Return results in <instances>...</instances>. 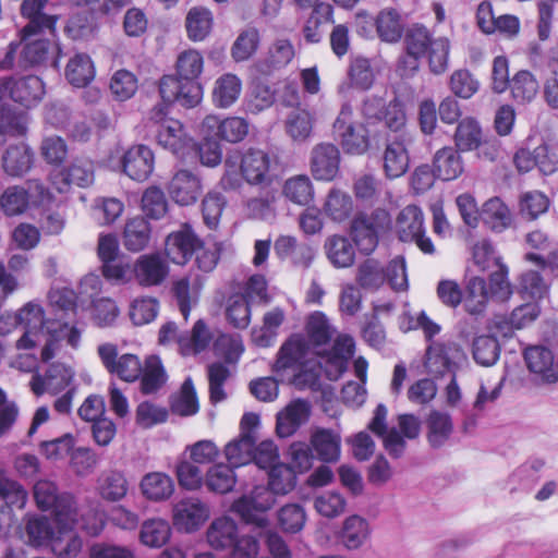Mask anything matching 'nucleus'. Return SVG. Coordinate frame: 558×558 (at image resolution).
Masks as SVG:
<instances>
[{
    "label": "nucleus",
    "instance_id": "1",
    "mask_svg": "<svg viewBox=\"0 0 558 558\" xmlns=\"http://www.w3.org/2000/svg\"><path fill=\"white\" fill-rule=\"evenodd\" d=\"M14 322L24 328L23 336L17 340L19 349H32L43 344L41 357L49 361L53 357L58 343L62 340L77 348L81 332L75 327H69V322L60 318L47 317L43 306L36 302H28L14 315Z\"/></svg>",
    "mask_w": 558,
    "mask_h": 558
},
{
    "label": "nucleus",
    "instance_id": "2",
    "mask_svg": "<svg viewBox=\"0 0 558 558\" xmlns=\"http://www.w3.org/2000/svg\"><path fill=\"white\" fill-rule=\"evenodd\" d=\"M34 498L41 510H52L57 522L63 530L77 526L92 536L98 535L104 522L96 513L89 511L77 519V507L72 495L59 494L57 485L49 480H40L34 485Z\"/></svg>",
    "mask_w": 558,
    "mask_h": 558
},
{
    "label": "nucleus",
    "instance_id": "3",
    "mask_svg": "<svg viewBox=\"0 0 558 558\" xmlns=\"http://www.w3.org/2000/svg\"><path fill=\"white\" fill-rule=\"evenodd\" d=\"M270 157L262 150L250 148L241 154L230 153L225 160V174L220 183L225 190H235L241 186V178L248 184L262 185L270 182Z\"/></svg>",
    "mask_w": 558,
    "mask_h": 558
},
{
    "label": "nucleus",
    "instance_id": "4",
    "mask_svg": "<svg viewBox=\"0 0 558 558\" xmlns=\"http://www.w3.org/2000/svg\"><path fill=\"white\" fill-rule=\"evenodd\" d=\"M407 52L416 58H427L432 73L439 75L447 71L450 41L446 37H434L423 25H412L405 33Z\"/></svg>",
    "mask_w": 558,
    "mask_h": 558
},
{
    "label": "nucleus",
    "instance_id": "5",
    "mask_svg": "<svg viewBox=\"0 0 558 558\" xmlns=\"http://www.w3.org/2000/svg\"><path fill=\"white\" fill-rule=\"evenodd\" d=\"M355 281L366 291H377L386 282L396 291H404L408 289L405 260L397 256L384 266L377 259L367 258L357 266Z\"/></svg>",
    "mask_w": 558,
    "mask_h": 558
},
{
    "label": "nucleus",
    "instance_id": "6",
    "mask_svg": "<svg viewBox=\"0 0 558 558\" xmlns=\"http://www.w3.org/2000/svg\"><path fill=\"white\" fill-rule=\"evenodd\" d=\"M391 219L385 209L359 213L351 222V234L363 254H371L377 246L379 236L390 228Z\"/></svg>",
    "mask_w": 558,
    "mask_h": 558
},
{
    "label": "nucleus",
    "instance_id": "7",
    "mask_svg": "<svg viewBox=\"0 0 558 558\" xmlns=\"http://www.w3.org/2000/svg\"><path fill=\"white\" fill-rule=\"evenodd\" d=\"M333 134L345 154L361 156L369 148L368 130L353 120V110L348 104L342 106L333 123Z\"/></svg>",
    "mask_w": 558,
    "mask_h": 558
},
{
    "label": "nucleus",
    "instance_id": "8",
    "mask_svg": "<svg viewBox=\"0 0 558 558\" xmlns=\"http://www.w3.org/2000/svg\"><path fill=\"white\" fill-rule=\"evenodd\" d=\"M275 502L274 493L268 487L258 485L234 500L231 509L246 523L264 529L269 523L266 512L272 508Z\"/></svg>",
    "mask_w": 558,
    "mask_h": 558
},
{
    "label": "nucleus",
    "instance_id": "9",
    "mask_svg": "<svg viewBox=\"0 0 558 558\" xmlns=\"http://www.w3.org/2000/svg\"><path fill=\"white\" fill-rule=\"evenodd\" d=\"M45 95L43 81L35 75H28L19 80H0V107L4 108L9 99L31 107L41 100Z\"/></svg>",
    "mask_w": 558,
    "mask_h": 558
},
{
    "label": "nucleus",
    "instance_id": "10",
    "mask_svg": "<svg viewBox=\"0 0 558 558\" xmlns=\"http://www.w3.org/2000/svg\"><path fill=\"white\" fill-rule=\"evenodd\" d=\"M396 231L402 242H414L425 254H433L435 247L429 238L425 236L424 217L420 207L409 205L398 215Z\"/></svg>",
    "mask_w": 558,
    "mask_h": 558
},
{
    "label": "nucleus",
    "instance_id": "11",
    "mask_svg": "<svg viewBox=\"0 0 558 558\" xmlns=\"http://www.w3.org/2000/svg\"><path fill=\"white\" fill-rule=\"evenodd\" d=\"M208 505L198 497H185L174 504L172 522L178 531L192 533L197 531L209 518Z\"/></svg>",
    "mask_w": 558,
    "mask_h": 558
},
{
    "label": "nucleus",
    "instance_id": "12",
    "mask_svg": "<svg viewBox=\"0 0 558 558\" xmlns=\"http://www.w3.org/2000/svg\"><path fill=\"white\" fill-rule=\"evenodd\" d=\"M410 144L411 137L405 133H400L386 140L383 153V168L388 178L396 179L408 171L410 163L408 146Z\"/></svg>",
    "mask_w": 558,
    "mask_h": 558
},
{
    "label": "nucleus",
    "instance_id": "13",
    "mask_svg": "<svg viewBox=\"0 0 558 558\" xmlns=\"http://www.w3.org/2000/svg\"><path fill=\"white\" fill-rule=\"evenodd\" d=\"M311 347L300 335L290 337L280 348L272 371L283 373L288 369L298 371L308 362Z\"/></svg>",
    "mask_w": 558,
    "mask_h": 558
},
{
    "label": "nucleus",
    "instance_id": "14",
    "mask_svg": "<svg viewBox=\"0 0 558 558\" xmlns=\"http://www.w3.org/2000/svg\"><path fill=\"white\" fill-rule=\"evenodd\" d=\"M311 172L316 180L331 181L336 178L340 166V151L330 143H320L311 151Z\"/></svg>",
    "mask_w": 558,
    "mask_h": 558
},
{
    "label": "nucleus",
    "instance_id": "15",
    "mask_svg": "<svg viewBox=\"0 0 558 558\" xmlns=\"http://www.w3.org/2000/svg\"><path fill=\"white\" fill-rule=\"evenodd\" d=\"M122 171L132 180L145 181L153 173L155 156L146 145H134L121 158Z\"/></svg>",
    "mask_w": 558,
    "mask_h": 558
},
{
    "label": "nucleus",
    "instance_id": "16",
    "mask_svg": "<svg viewBox=\"0 0 558 558\" xmlns=\"http://www.w3.org/2000/svg\"><path fill=\"white\" fill-rule=\"evenodd\" d=\"M94 181V165L89 159H75L65 170H58L51 175V183L59 193L69 191L71 184L86 187Z\"/></svg>",
    "mask_w": 558,
    "mask_h": 558
},
{
    "label": "nucleus",
    "instance_id": "17",
    "mask_svg": "<svg viewBox=\"0 0 558 558\" xmlns=\"http://www.w3.org/2000/svg\"><path fill=\"white\" fill-rule=\"evenodd\" d=\"M203 128L208 134L229 143H239L248 134L250 124L241 117H229L220 120L217 116H207Z\"/></svg>",
    "mask_w": 558,
    "mask_h": 558
},
{
    "label": "nucleus",
    "instance_id": "18",
    "mask_svg": "<svg viewBox=\"0 0 558 558\" xmlns=\"http://www.w3.org/2000/svg\"><path fill=\"white\" fill-rule=\"evenodd\" d=\"M167 262L159 254L140 256L133 265V276L142 287L159 286L168 276Z\"/></svg>",
    "mask_w": 558,
    "mask_h": 558
},
{
    "label": "nucleus",
    "instance_id": "19",
    "mask_svg": "<svg viewBox=\"0 0 558 558\" xmlns=\"http://www.w3.org/2000/svg\"><path fill=\"white\" fill-rule=\"evenodd\" d=\"M524 360L529 371L541 380L546 383L558 380V360L548 348L532 345L524 351Z\"/></svg>",
    "mask_w": 558,
    "mask_h": 558
},
{
    "label": "nucleus",
    "instance_id": "20",
    "mask_svg": "<svg viewBox=\"0 0 558 558\" xmlns=\"http://www.w3.org/2000/svg\"><path fill=\"white\" fill-rule=\"evenodd\" d=\"M311 415V405L306 400L295 399L277 414L276 430L279 437L292 436Z\"/></svg>",
    "mask_w": 558,
    "mask_h": 558
},
{
    "label": "nucleus",
    "instance_id": "21",
    "mask_svg": "<svg viewBox=\"0 0 558 558\" xmlns=\"http://www.w3.org/2000/svg\"><path fill=\"white\" fill-rule=\"evenodd\" d=\"M48 0H23L21 13L28 20L27 25L22 29L23 40L43 31L53 32L56 16L43 12Z\"/></svg>",
    "mask_w": 558,
    "mask_h": 558
},
{
    "label": "nucleus",
    "instance_id": "22",
    "mask_svg": "<svg viewBox=\"0 0 558 558\" xmlns=\"http://www.w3.org/2000/svg\"><path fill=\"white\" fill-rule=\"evenodd\" d=\"M199 240L187 226L172 232L166 240V254L173 263L183 265L197 250Z\"/></svg>",
    "mask_w": 558,
    "mask_h": 558
},
{
    "label": "nucleus",
    "instance_id": "23",
    "mask_svg": "<svg viewBox=\"0 0 558 558\" xmlns=\"http://www.w3.org/2000/svg\"><path fill=\"white\" fill-rule=\"evenodd\" d=\"M73 379V372L63 364H52L44 377L33 376L31 388L37 396L44 392L57 395L64 390Z\"/></svg>",
    "mask_w": 558,
    "mask_h": 558
},
{
    "label": "nucleus",
    "instance_id": "24",
    "mask_svg": "<svg viewBox=\"0 0 558 558\" xmlns=\"http://www.w3.org/2000/svg\"><path fill=\"white\" fill-rule=\"evenodd\" d=\"M201 192L199 179L189 170L178 171L169 184L170 196L175 203L183 206L194 204Z\"/></svg>",
    "mask_w": 558,
    "mask_h": 558
},
{
    "label": "nucleus",
    "instance_id": "25",
    "mask_svg": "<svg viewBox=\"0 0 558 558\" xmlns=\"http://www.w3.org/2000/svg\"><path fill=\"white\" fill-rule=\"evenodd\" d=\"M369 536L368 522L356 514L348 517L338 533L339 543L348 550L362 548L368 542Z\"/></svg>",
    "mask_w": 558,
    "mask_h": 558
},
{
    "label": "nucleus",
    "instance_id": "26",
    "mask_svg": "<svg viewBox=\"0 0 558 558\" xmlns=\"http://www.w3.org/2000/svg\"><path fill=\"white\" fill-rule=\"evenodd\" d=\"M460 353V348L453 342H434L426 351L425 367L430 374L442 375L451 369L453 360Z\"/></svg>",
    "mask_w": 558,
    "mask_h": 558
},
{
    "label": "nucleus",
    "instance_id": "27",
    "mask_svg": "<svg viewBox=\"0 0 558 558\" xmlns=\"http://www.w3.org/2000/svg\"><path fill=\"white\" fill-rule=\"evenodd\" d=\"M158 144L171 150L175 155L183 154L184 149L192 146V138L185 133L180 121L167 119L157 131Z\"/></svg>",
    "mask_w": 558,
    "mask_h": 558
},
{
    "label": "nucleus",
    "instance_id": "28",
    "mask_svg": "<svg viewBox=\"0 0 558 558\" xmlns=\"http://www.w3.org/2000/svg\"><path fill=\"white\" fill-rule=\"evenodd\" d=\"M354 340L348 335L336 338L332 351L326 357L325 371L330 379H337L345 369L348 360L353 355Z\"/></svg>",
    "mask_w": 558,
    "mask_h": 558
},
{
    "label": "nucleus",
    "instance_id": "29",
    "mask_svg": "<svg viewBox=\"0 0 558 558\" xmlns=\"http://www.w3.org/2000/svg\"><path fill=\"white\" fill-rule=\"evenodd\" d=\"M207 542L215 549L231 548L239 538L238 524L230 517L215 519L206 532Z\"/></svg>",
    "mask_w": 558,
    "mask_h": 558
},
{
    "label": "nucleus",
    "instance_id": "30",
    "mask_svg": "<svg viewBox=\"0 0 558 558\" xmlns=\"http://www.w3.org/2000/svg\"><path fill=\"white\" fill-rule=\"evenodd\" d=\"M311 445L324 462H337L340 458L341 437L331 429H316L311 436Z\"/></svg>",
    "mask_w": 558,
    "mask_h": 558
},
{
    "label": "nucleus",
    "instance_id": "31",
    "mask_svg": "<svg viewBox=\"0 0 558 558\" xmlns=\"http://www.w3.org/2000/svg\"><path fill=\"white\" fill-rule=\"evenodd\" d=\"M97 490L102 499L114 502L126 496L129 483L123 472L107 470L98 477Z\"/></svg>",
    "mask_w": 558,
    "mask_h": 558
},
{
    "label": "nucleus",
    "instance_id": "32",
    "mask_svg": "<svg viewBox=\"0 0 558 558\" xmlns=\"http://www.w3.org/2000/svg\"><path fill=\"white\" fill-rule=\"evenodd\" d=\"M140 488L144 497L153 501H163L174 492L172 478L162 472H150L143 476Z\"/></svg>",
    "mask_w": 558,
    "mask_h": 558
},
{
    "label": "nucleus",
    "instance_id": "33",
    "mask_svg": "<svg viewBox=\"0 0 558 558\" xmlns=\"http://www.w3.org/2000/svg\"><path fill=\"white\" fill-rule=\"evenodd\" d=\"M434 172L444 181L457 179L463 172V161L453 147H444L434 156Z\"/></svg>",
    "mask_w": 558,
    "mask_h": 558
},
{
    "label": "nucleus",
    "instance_id": "34",
    "mask_svg": "<svg viewBox=\"0 0 558 558\" xmlns=\"http://www.w3.org/2000/svg\"><path fill=\"white\" fill-rule=\"evenodd\" d=\"M241 92V80L231 73L223 74L215 82L213 102L218 108H229L238 100Z\"/></svg>",
    "mask_w": 558,
    "mask_h": 558
},
{
    "label": "nucleus",
    "instance_id": "35",
    "mask_svg": "<svg viewBox=\"0 0 558 558\" xmlns=\"http://www.w3.org/2000/svg\"><path fill=\"white\" fill-rule=\"evenodd\" d=\"M326 255L336 268H348L354 264L355 250L343 235H331L325 242Z\"/></svg>",
    "mask_w": 558,
    "mask_h": 558
},
{
    "label": "nucleus",
    "instance_id": "36",
    "mask_svg": "<svg viewBox=\"0 0 558 558\" xmlns=\"http://www.w3.org/2000/svg\"><path fill=\"white\" fill-rule=\"evenodd\" d=\"M255 441V436L246 432L229 441L223 450L229 464L233 468H239L250 463L253 459Z\"/></svg>",
    "mask_w": 558,
    "mask_h": 558
},
{
    "label": "nucleus",
    "instance_id": "37",
    "mask_svg": "<svg viewBox=\"0 0 558 558\" xmlns=\"http://www.w3.org/2000/svg\"><path fill=\"white\" fill-rule=\"evenodd\" d=\"M375 29L381 41L398 43L403 34L401 16L395 9H384L375 17Z\"/></svg>",
    "mask_w": 558,
    "mask_h": 558
},
{
    "label": "nucleus",
    "instance_id": "38",
    "mask_svg": "<svg viewBox=\"0 0 558 558\" xmlns=\"http://www.w3.org/2000/svg\"><path fill=\"white\" fill-rule=\"evenodd\" d=\"M33 163V154L24 143L11 145L2 157L4 171L11 177L26 173Z\"/></svg>",
    "mask_w": 558,
    "mask_h": 558
},
{
    "label": "nucleus",
    "instance_id": "39",
    "mask_svg": "<svg viewBox=\"0 0 558 558\" xmlns=\"http://www.w3.org/2000/svg\"><path fill=\"white\" fill-rule=\"evenodd\" d=\"M426 425L427 440L433 448L444 446L453 430L451 416L448 413L437 410L429 413Z\"/></svg>",
    "mask_w": 558,
    "mask_h": 558
},
{
    "label": "nucleus",
    "instance_id": "40",
    "mask_svg": "<svg viewBox=\"0 0 558 558\" xmlns=\"http://www.w3.org/2000/svg\"><path fill=\"white\" fill-rule=\"evenodd\" d=\"M453 138L458 150H475L482 145L483 131L475 119L468 117L459 122Z\"/></svg>",
    "mask_w": 558,
    "mask_h": 558
},
{
    "label": "nucleus",
    "instance_id": "41",
    "mask_svg": "<svg viewBox=\"0 0 558 558\" xmlns=\"http://www.w3.org/2000/svg\"><path fill=\"white\" fill-rule=\"evenodd\" d=\"M306 332L316 354H322L320 347L327 344L335 333V329L323 312L312 313L306 322Z\"/></svg>",
    "mask_w": 558,
    "mask_h": 558
},
{
    "label": "nucleus",
    "instance_id": "42",
    "mask_svg": "<svg viewBox=\"0 0 558 558\" xmlns=\"http://www.w3.org/2000/svg\"><path fill=\"white\" fill-rule=\"evenodd\" d=\"M213 14L204 7L190 9L185 19L187 36L193 41L204 40L213 28Z\"/></svg>",
    "mask_w": 558,
    "mask_h": 558
},
{
    "label": "nucleus",
    "instance_id": "43",
    "mask_svg": "<svg viewBox=\"0 0 558 558\" xmlns=\"http://www.w3.org/2000/svg\"><path fill=\"white\" fill-rule=\"evenodd\" d=\"M171 536L170 524L160 518L148 519L143 522L140 531V541L151 548L162 547Z\"/></svg>",
    "mask_w": 558,
    "mask_h": 558
},
{
    "label": "nucleus",
    "instance_id": "44",
    "mask_svg": "<svg viewBox=\"0 0 558 558\" xmlns=\"http://www.w3.org/2000/svg\"><path fill=\"white\" fill-rule=\"evenodd\" d=\"M150 240V226L143 217L130 219L123 232V244L132 252L144 250Z\"/></svg>",
    "mask_w": 558,
    "mask_h": 558
},
{
    "label": "nucleus",
    "instance_id": "45",
    "mask_svg": "<svg viewBox=\"0 0 558 558\" xmlns=\"http://www.w3.org/2000/svg\"><path fill=\"white\" fill-rule=\"evenodd\" d=\"M65 76L75 87H84L89 84L95 76L94 64L89 56L77 53L72 57L66 64Z\"/></svg>",
    "mask_w": 558,
    "mask_h": 558
},
{
    "label": "nucleus",
    "instance_id": "46",
    "mask_svg": "<svg viewBox=\"0 0 558 558\" xmlns=\"http://www.w3.org/2000/svg\"><path fill=\"white\" fill-rule=\"evenodd\" d=\"M483 219L493 231L501 232L511 225L512 216L507 205L494 197L484 204Z\"/></svg>",
    "mask_w": 558,
    "mask_h": 558
},
{
    "label": "nucleus",
    "instance_id": "47",
    "mask_svg": "<svg viewBox=\"0 0 558 558\" xmlns=\"http://www.w3.org/2000/svg\"><path fill=\"white\" fill-rule=\"evenodd\" d=\"M353 210L351 196L338 189H332L324 204V213L331 220L341 222L348 219Z\"/></svg>",
    "mask_w": 558,
    "mask_h": 558
},
{
    "label": "nucleus",
    "instance_id": "48",
    "mask_svg": "<svg viewBox=\"0 0 558 558\" xmlns=\"http://www.w3.org/2000/svg\"><path fill=\"white\" fill-rule=\"evenodd\" d=\"M313 121L312 114L306 109H294L286 119V132L294 142H304L312 133Z\"/></svg>",
    "mask_w": 558,
    "mask_h": 558
},
{
    "label": "nucleus",
    "instance_id": "49",
    "mask_svg": "<svg viewBox=\"0 0 558 558\" xmlns=\"http://www.w3.org/2000/svg\"><path fill=\"white\" fill-rule=\"evenodd\" d=\"M231 376L229 367L221 363L215 362L207 367V378L209 385V399L213 404L222 402L227 399L225 386Z\"/></svg>",
    "mask_w": 558,
    "mask_h": 558
},
{
    "label": "nucleus",
    "instance_id": "50",
    "mask_svg": "<svg viewBox=\"0 0 558 558\" xmlns=\"http://www.w3.org/2000/svg\"><path fill=\"white\" fill-rule=\"evenodd\" d=\"M226 317L230 325L245 329L251 323V302L243 294H233L227 301Z\"/></svg>",
    "mask_w": 558,
    "mask_h": 558
},
{
    "label": "nucleus",
    "instance_id": "51",
    "mask_svg": "<svg viewBox=\"0 0 558 558\" xmlns=\"http://www.w3.org/2000/svg\"><path fill=\"white\" fill-rule=\"evenodd\" d=\"M512 98L519 104L532 101L538 92V82L529 71H519L510 82Z\"/></svg>",
    "mask_w": 558,
    "mask_h": 558
},
{
    "label": "nucleus",
    "instance_id": "52",
    "mask_svg": "<svg viewBox=\"0 0 558 558\" xmlns=\"http://www.w3.org/2000/svg\"><path fill=\"white\" fill-rule=\"evenodd\" d=\"M206 486L209 490L226 494L235 485V475L233 466L230 464L218 463L213 465L206 474Z\"/></svg>",
    "mask_w": 558,
    "mask_h": 558
},
{
    "label": "nucleus",
    "instance_id": "53",
    "mask_svg": "<svg viewBox=\"0 0 558 558\" xmlns=\"http://www.w3.org/2000/svg\"><path fill=\"white\" fill-rule=\"evenodd\" d=\"M549 207V198L543 192L527 191L521 194L519 199L520 215L530 221L545 214Z\"/></svg>",
    "mask_w": 558,
    "mask_h": 558
},
{
    "label": "nucleus",
    "instance_id": "54",
    "mask_svg": "<svg viewBox=\"0 0 558 558\" xmlns=\"http://www.w3.org/2000/svg\"><path fill=\"white\" fill-rule=\"evenodd\" d=\"M159 303L151 296L134 299L129 306V317L133 325L143 326L151 323L158 315Z\"/></svg>",
    "mask_w": 558,
    "mask_h": 558
},
{
    "label": "nucleus",
    "instance_id": "55",
    "mask_svg": "<svg viewBox=\"0 0 558 558\" xmlns=\"http://www.w3.org/2000/svg\"><path fill=\"white\" fill-rule=\"evenodd\" d=\"M333 9L328 3H319L311 13L303 28V34L307 43L317 44L322 39L319 27L323 23L332 22Z\"/></svg>",
    "mask_w": 558,
    "mask_h": 558
},
{
    "label": "nucleus",
    "instance_id": "56",
    "mask_svg": "<svg viewBox=\"0 0 558 558\" xmlns=\"http://www.w3.org/2000/svg\"><path fill=\"white\" fill-rule=\"evenodd\" d=\"M259 39V32L256 27L243 29L232 45V58L238 62L250 59L256 52Z\"/></svg>",
    "mask_w": 558,
    "mask_h": 558
},
{
    "label": "nucleus",
    "instance_id": "57",
    "mask_svg": "<svg viewBox=\"0 0 558 558\" xmlns=\"http://www.w3.org/2000/svg\"><path fill=\"white\" fill-rule=\"evenodd\" d=\"M284 196L294 204L307 205L314 196L313 185L308 177L296 175L286 181Z\"/></svg>",
    "mask_w": 558,
    "mask_h": 558
},
{
    "label": "nucleus",
    "instance_id": "58",
    "mask_svg": "<svg viewBox=\"0 0 558 558\" xmlns=\"http://www.w3.org/2000/svg\"><path fill=\"white\" fill-rule=\"evenodd\" d=\"M347 500L338 492L328 490L317 495L314 499L315 510L323 517L333 519L345 511Z\"/></svg>",
    "mask_w": 558,
    "mask_h": 558
},
{
    "label": "nucleus",
    "instance_id": "59",
    "mask_svg": "<svg viewBox=\"0 0 558 558\" xmlns=\"http://www.w3.org/2000/svg\"><path fill=\"white\" fill-rule=\"evenodd\" d=\"M175 69L181 80L197 81L204 69V58L195 49L185 50L178 56Z\"/></svg>",
    "mask_w": 558,
    "mask_h": 558
},
{
    "label": "nucleus",
    "instance_id": "60",
    "mask_svg": "<svg viewBox=\"0 0 558 558\" xmlns=\"http://www.w3.org/2000/svg\"><path fill=\"white\" fill-rule=\"evenodd\" d=\"M53 531L46 517H31L25 526V542L31 546H41L53 539Z\"/></svg>",
    "mask_w": 558,
    "mask_h": 558
},
{
    "label": "nucleus",
    "instance_id": "61",
    "mask_svg": "<svg viewBox=\"0 0 558 558\" xmlns=\"http://www.w3.org/2000/svg\"><path fill=\"white\" fill-rule=\"evenodd\" d=\"M211 336L203 320H197L190 337L179 339V348L183 355L203 351L210 342Z\"/></svg>",
    "mask_w": 558,
    "mask_h": 558
},
{
    "label": "nucleus",
    "instance_id": "62",
    "mask_svg": "<svg viewBox=\"0 0 558 558\" xmlns=\"http://www.w3.org/2000/svg\"><path fill=\"white\" fill-rule=\"evenodd\" d=\"M349 77L354 87L362 90L369 89L375 80L371 61L364 57L353 58L349 66Z\"/></svg>",
    "mask_w": 558,
    "mask_h": 558
},
{
    "label": "nucleus",
    "instance_id": "63",
    "mask_svg": "<svg viewBox=\"0 0 558 558\" xmlns=\"http://www.w3.org/2000/svg\"><path fill=\"white\" fill-rule=\"evenodd\" d=\"M27 195L24 187L10 186L0 196V208L7 216H17L28 209Z\"/></svg>",
    "mask_w": 558,
    "mask_h": 558
},
{
    "label": "nucleus",
    "instance_id": "64",
    "mask_svg": "<svg viewBox=\"0 0 558 558\" xmlns=\"http://www.w3.org/2000/svg\"><path fill=\"white\" fill-rule=\"evenodd\" d=\"M449 87L457 97L470 99L480 89V82L469 70L460 69L451 74Z\"/></svg>",
    "mask_w": 558,
    "mask_h": 558
}]
</instances>
